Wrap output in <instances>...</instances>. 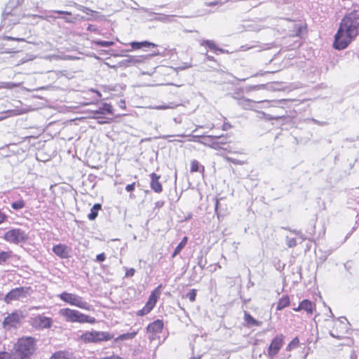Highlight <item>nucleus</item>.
I'll return each instance as SVG.
<instances>
[{"mask_svg": "<svg viewBox=\"0 0 359 359\" xmlns=\"http://www.w3.org/2000/svg\"><path fill=\"white\" fill-rule=\"evenodd\" d=\"M359 34V8L347 13L341 20L339 27L334 36L333 46L343 50Z\"/></svg>", "mask_w": 359, "mask_h": 359, "instance_id": "f257e3e1", "label": "nucleus"}, {"mask_svg": "<svg viewBox=\"0 0 359 359\" xmlns=\"http://www.w3.org/2000/svg\"><path fill=\"white\" fill-rule=\"evenodd\" d=\"M36 350V344L34 338L22 337L14 344L10 355L12 359H30Z\"/></svg>", "mask_w": 359, "mask_h": 359, "instance_id": "f03ea898", "label": "nucleus"}, {"mask_svg": "<svg viewBox=\"0 0 359 359\" xmlns=\"http://www.w3.org/2000/svg\"><path fill=\"white\" fill-rule=\"evenodd\" d=\"M59 314L68 323H90L93 324L96 320L94 317L83 314L80 311L69 308L62 309Z\"/></svg>", "mask_w": 359, "mask_h": 359, "instance_id": "7ed1b4c3", "label": "nucleus"}, {"mask_svg": "<svg viewBox=\"0 0 359 359\" xmlns=\"http://www.w3.org/2000/svg\"><path fill=\"white\" fill-rule=\"evenodd\" d=\"M58 297L62 301L71 306H76L86 311H90L91 309V306L86 302L82 297L76 294L63 292L58 295Z\"/></svg>", "mask_w": 359, "mask_h": 359, "instance_id": "20e7f679", "label": "nucleus"}, {"mask_svg": "<svg viewBox=\"0 0 359 359\" xmlns=\"http://www.w3.org/2000/svg\"><path fill=\"white\" fill-rule=\"evenodd\" d=\"M31 292L30 287H15L5 295L4 300L7 304H10L13 301H23L31 294Z\"/></svg>", "mask_w": 359, "mask_h": 359, "instance_id": "39448f33", "label": "nucleus"}, {"mask_svg": "<svg viewBox=\"0 0 359 359\" xmlns=\"http://www.w3.org/2000/svg\"><path fill=\"white\" fill-rule=\"evenodd\" d=\"M114 335L107 332L91 331L83 334L81 339L86 343H98L111 339Z\"/></svg>", "mask_w": 359, "mask_h": 359, "instance_id": "423d86ee", "label": "nucleus"}, {"mask_svg": "<svg viewBox=\"0 0 359 359\" xmlns=\"http://www.w3.org/2000/svg\"><path fill=\"white\" fill-rule=\"evenodd\" d=\"M4 238L8 243L19 244L25 242L27 238V234L21 229H12L6 231Z\"/></svg>", "mask_w": 359, "mask_h": 359, "instance_id": "0eeeda50", "label": "nucleus"}, {"mask_svg": "<svg viewBox=\"0 0 359 359\" xmlns=\"http://www.w3.org/2000/svg\"><path fill=\"white\" fill-rule=\"evenodd\" d=\"M22 318V315L18 311H14L4 318L2 325L6 330L17 328Z\"/></svg>", "mask_w": 359, "mask_h": 359, "instance_id": "6e6552de", "label": "nucleus"}, {"mask_svg": "<svg viewBox=\"0 0 359 359\" xmlns=\"http://www.w3.org/2000/svg\"><path fill=\"white\" fill-rule=\"evenodd\" d=\"M283 344V336L282 334L277 335L271 341L269 348L268 355L271 358H273L277 355Z\"/></svg>", "mask_w": 359, "mask_h": 359, "instance_id": "1a4fd4ad", "label": "nucleus"}, {"mask_svg": "<svg viewBox=\"0 0 359 359\" xmlns=\"http://www.w3.org/2000/svg\"><path fill=\"white\" fill-rule=\"evenodd\" d=\"M34 323L40 328H50L53 324V320L49 317L38 315L34 318Z\"/></svg>", "mask_w": 359, "mask_h": 359, "instance_id": "9d476101", "label": "nucleus"}, {"mask_svg": "<svg viewBox=\"0 0 359 359\" xmlns=\"http://www.w3.org/2000/svg\"><path fill=\"white\" fill-rule=\"evenodd\" d=\"M53 252L60 258H67L69 257L68 248L63 244H57L53 246Z\"/></svg>", "mask_w": 359, "mask_h": 359, "instance_id": "9b49d317", "label": "nucleus"}, {"mask_svg": "<svg viewBox=\"0 0 359 359\" xmlns=\"http://www.w3.org/2000/svg\"><path fill=\"white\" fill-rule=\"evenodd\" d=\"M163 328V322L162 320H156L151 323L149 324L147 330V332L158 334L162 332Z\"/></svg>", "mask_w": 359, "mask_h": 359, "instance_id": "f8f14e48", "label": "nucleus"}, {"mask_svg": "<svg viewBox=\"0 0 359 359\" xmlns=\"http://www.w3.org/2000/svg\"><path fill=\"white\" fill-rule=\"evenodd\" d=\"M150 187L156 193H161L163 190L162 185L159 182L160 176L153 172L150 175Z\"/></svg>", "mask_w": 359, "mask_h": 359, "instance_id": "ddd939ff", "label": "nucleus"}, {"mask_svg": "<svg viewBox=\"0 0 359 359\" xmlns=\"http://www.w3.org/2000/svg\"><path fill=\"white\" fill-rule=\"evenodd\" d=\"M315 304L313 302L308 299H304L299 304V306L297 308H294V310L295 311L304 310L308 313H312Z\"/></svg>", "mask_w": 359, "mask_h": 359, "instance_id": "4468645a", "label": "nucleus"}, {"mask_svg": "<svg viewBox=\"0 0 359 359\" xmlns=\"http://www.w3.org/2000/svg\"><path fill=\"white\" fill-rule=\"evenodd\" d=\"M17 256L12 251L0 252V265L8 264L11 260Z\"/></svg>", "mask_w": 359, "mask_h": 359, "instance_id": "2eb2a0df", "label": "nucleus"}, {"mask_svg": "<svg viewBox=\"0 0 359 359\" xmlns=\"http://www.w3.org/2000/svg\"><path fill=\"white\" fill-rule=\"evenodd\" d=\"M238 103L244 109L251 110L253 109L256 102L248 98H241L238 100Z\"/></svg>", "mask_w": 359, "mask_h": 359, "instance_id": "dca6fc26", "label": "nucleus"}, {"mask_svg": "<svg viewBox=\"0 0 359 359\" xmlns=\"http://www.w3.org/2000/svg\"><path fill=\"white\" fill-rule=\"evenodd\" d=\"M159 287L156 288L154 291L151 292L149 295V299L147 302V304L154 308L157 302V299L159 297L160 292L158 291Z\"/></svg>", "mask_w": 359, "mask_h": 359, "instance_id": "f3484780", "label": "nucleus"}, {"mask_svg": "<svg viewBox=\"0 0 359 359\" xmlns=\"http://www.w3.org/2000/svg\"><path fill=\"white\" fill-rule=\"evenodd\" d=\"M290 305V298L287 295L283 296L277 304L276 310L281 311Z\"/></svg>", "mask_w": 359, "mask_h": 359, "instance_id": "a211bd4d", "label": "nucleus"}, {"mask_svg": "<svg viewBox=\"0 0 359 359\" xmlns=\"http://www.w3.org/2000/svg\"><path fill=\"white\" fill-rule=\"evenodd\" d=\"M244 319L245 321L251 326H260L262 325V322L255 320L249 313L245 311L244 313Z\"/></svg>", "mask_w": 359, "mask_h": 359, "instance_id": "6ab92c4d", "label": "nucleus"}, {"mask_svg": "<svg viewBox=\"0 0 359 359\" xmlns=\"http://www.w3.org/2000/svg\"><path fill=\"white\" fill-rule=\"evenodd\" d=\"M50 359H73L72 354L66 351H57L53 353Z\"/></svg>", "mask_w": 359, "mask_h": 359, "instance_id": "aec40b11", "label": "nucleus"}, {"mask_svg": "<svg viewBox=\"0 0 359 359\" xmlns=\"http://www.w3.org/2000/svg\"><path fill=\"white\" fill-rule=\"evenodd\" d=\"M113 114L112 106L108 103H104L102 107L99 110L95 111V114Z\"/></svg>", "mask_w": 359, "mask_h": 359, "instance_id": "412c9836", "label": "nucleus"}, {"mask_svg": "<svg viewBox=\"0 0 359 359\" xmlns=\"http://www.w3.org/2000/svg\"><path fill=\"white\" fill-rule=\"evenodd\" d=\"M101 205L100 203H95L90 209V212L88 215V218L90 220H94L98 214V211L101 209Z\"/></svg>", "mask_w": 359, "mask_h": 359, "instance_id": "4be33fe9", "label": "nucleus"}, {"mask_svg": "<svg viewBox=\"0 0 359 359\" xmlns=\"http://www.w3.org/2000/svg\"><path fill=\"white\" fill-rule=\"evenodd\" d=\"M205 170L204 166L200 165L197 160H193L191 163V172H203Z\"/></svg>", "mask_w": 359, "mask_h": 359, "instance_id": "5701e85b", "label": "nucleus"}, {"mask_svg": "<svg viewBox=\"0 0 359 359\" xmlns=\"http://www.w3.org/2000/svg\"><path fill=\"white\" fill-rule=\"evenodd\" d=\"M128 61L131 65H135L137 64L143 63L144 62L145 57L143 56H131L128 55Z\"/></svg>", "mask_w": 359, "mask_h": 359, "instance_id": "b1692460", "label": "nucleus"}, {"mask_svg": "<svg viewBox=\"0 0 359 359\" xmlns=\"http://www.w3.org/2000/svg\"><path fill=\"white\" fill-rule=\"evenodd\" d=\"M187 237H184L182 238V240L181 241V242L177 245V246L175 248L174 252H173V254L172 255V257H175L176 255H177L184 248V246L186 245L187 244Z\"/></svg>", "mask_w": 359, "mask_h": 359, "instance_id": "393cba45", "label": "nucleus"}, {"mask_svg": "<svg viewBox=\"0 0 359 359\" xmlns=\"http://www.w3.org/2000/svg\"><path fill=\"white\" fill-rule=\"evenodd\" d=\"M175 15H161L155 18L156 20L160 21L164 23H168L174 22V18Z\"/></svg>", "mask_w": 359, "mask_h": 359, "instance_id": "a878e982", "label": "nucleus"}, {"mask_svg": "<svg viewBox=\"0 0 359 359\" xmlns=\"http://www.w3.org/2000/svg\"><path fill=\"white\" fill-rule=\"evenodd\" d=\"M205 44L207 46H208V48H210V49L212 50H217V51H219L221 53H223L224 50L222 49V48H217L215 43L214 41H210V40H205V41H203L202 43H201V45H204Z\"/></svg>", "mask_w": 359, "mask_h": 359, "instance_id": "bb28decb", "label": "nucleus"}, {"mask_svg": "<svg viewBox=\"0 0 359 359\" xmlns=\"http://www.w3.org/2000/svg\"><path fill=\"white\" fill-rule=\"evenodd\" d=\"M25 206V202L22 199L13 202L11 203V208L15 210H21V209L24 208Z\"/></svg>", "mask_w": 359, "mask_h": 359, "instance_id": "cd10ccee", "label": "nucleus"}, {"mask_svg": "<svg viewBox=\"0 0 359 359\" xmlns=\"http://www.w3.org/2000/svg\"><path fill=\"white\" fill-rule=\"evenodd\" d=\"M152 309H153L152 307H151L150 306H149L148 304H146L145 306L142 309L139 310L137 312V315L138 316H145V315L148 314Z\"/></svg>", "mask_w": 359, "mask_h": 359, "instance_id": "c85d7f7f", "label": "nucleus"}, {"mask_svg": "<svg viewBox=\"0 0 359 359\" xmlns=\"http://www.w3.org/2000/svg\"><path fill=\"white\" fill-rule=\"evenodd\" d=\"M135 334H136L135 332L123 334L119 335L115 339V341H118L119 340L123 341V340H127V339H131L135 336Z\"/></svg>", "mask_w": 359, "mask_h": 359, "instance_id": "c756f323", "label": "nucleus"}, {"mask_svg": "<svg viewBox=\"0 0 359 359\" xmlns=\"http://www.w3.org/2000/svg\"><path fill=\"white\" fill-rule=\"evenodd\" d=\"M93 43L97 46H102V47H110L114 44V41H94Z\"/></svg>", "mask_w": 359, "mask_h": 359, "instance_id": "7c9ffc66", "label": "nucleus"}, {"mask_svg": "<svg viewBox=\"0 0 359 359\" xmlns=\"http://www.w3.org/2000/svg\"><path fill=\"white\" fill-rule=\"evenodd\" d=\"M299 339L298 337H295L290 342V344L287 345V348H286V350L287 351H290L292 350V348H295L298 346L299 345Z\"/></svg>", "mask_w": 359, "mask_h": 359, "instance_id": "2f4dec72", "label": "nucleus"}, {"mask_svg": "<svg viewBox=\"0 0 359 359\" xmlns=\"http://www.w3.org/2000/svg\"><path fill=\"white\" fill-rule=\"evenodd\" d=\"M263 116L267 120H279L281 118H283L285 117V115H277V116H272L271 114H267L263 111L260 112Z\"/></svg>", "mask_w": 359, "mask_h": 359, "instance_id": "473e14b6", "label": "nucleus"}, {"mask_svg": "<svg viewBox=\"0 0 359 359\" xmlns=\"http://www.w3.org/2000/svg\"><path fill=\"white\" fill-rule=\"evenodd\" d=\"M286 245L288 248H294L297 245V241L294 238L286 237Z\"/></svg>", "mask_w": 359, "mask_h": 359, "instance_id": "72a5a7b5", "label": "nucleus"}, {"mask_svg": "<svg viewBox=\"0 0 359 359\" xmlns=\"http://www.w3.org/2000/svg\"><path fill=\"white\" fill-rule=\"evenodd\" d=\"M196 290L195 289L191 290L187 294V297L189 298L190 302H194L196 300Z\"/></svg>", "mask_w": 359, "mask_h": 359, "instance_id": "f704fd0d", "label": "nucleus"}, {"mask_svg": "<svg viewBox=\"0 0 359 359\" xmlns=\"http://www.w3.org/2000/svg\"><path fill=\"white\" fill-rule=\"evenodd\" d=\"M15 15V11H7V8L3 13V17L5 20H8L9 21H13L15 23L14 20L9 19V16Z\"/></svg>", "mask_w": 359, "mask_h": 359, "instance_id": "c9c22d12", "label": "nucleus"}, {"mask_svg": "<svg viewBox=\"0 0 359 359\" xmlns=\"http://www.w3.org/2000/svg\"><path fill=\"white\" fill-rule=\"evenodd\" d=\"M206 263H207L206 260L205 259L203 260V257L202 255L198 257V265L200 266V268L202 270L205 269Z\"/></svg>", "mask_w": 359, "mask_h": 359, "instance_id": "e433bc0d", "label": "nucleus"}, {"mask_svg": "<svg viewBox=\"0 0 359 359\" xmlns=\"http://www.w3.org/2000/svg\"><path fill=\"white\" fill-rule=\"evenodd\" d=\"M226 161L235 165H243V162L231 157H226Z\"/></svg>", "mask_w": 359, "mask_h": 359, "instance_id": "4c0bfd02", "label": "nucleus"}, {"mask_svg": "<svg viewBox=\"0 0 359 359\" xmlns=\"http://www.w3.org/2000/svg\"><path fill=\"white\" fill-rule=\"evenodd\" d=\"M0 359H12L9 353L6 351L0 352Z\"/></svg>", "mask_w": 359, "mask_h": 359, "instance_id": "58836bf2", "label": "nucleus"}, {"mask_svg": "<svg viewBox=\"0 0 359 359\" xmlns=\"http://www.w3.org/2000/svg\"><path fill=\"white\" fill-rule=\"evenodd\" d=\"M140 43H142L141 44V47L142 48H149L151 46H152V47L156 46V45L154 43H150V42L147 41H142V42H140Z\"/></svg>", "mask_w": 359, "mask_h": 359, "instance_id": "ea45409f", "label": "nucleus"}, {"mask_svg": "<svg viewBox=\"0 0 359 359\" xmlns=\"http://www.w3.org/2000/svg\"><path fill=\"white\" fill-rule=\"evenodd\" d=\"M140 42L137 41H133L130 43V46L133 48V49L137 50L142 48Z\"/></svg>", "mask_w": 359, "mask_h": 359, "instance_id": "a19ab883", "label": "nucleus"}, {"mask_svg": "<svg viewBox=\"0 0 359 359\" xmlns=\"http://www.w3.org/2000/svg\"><path fill=\"white\" fill-rule=\"evenodd\" d=\"M105 259H106V256L104 252L97 255L96 257V261L98 262H104L105 260Z\"/></svg>", "mask_w": 359, "mask_h": 359, "instance_id": "79ce46f5", "label": "nucleus"}, {"mask_svg": "<svg viewBox=\"0 0 359 359\" xmlns=\"http://www.w3.org/2000/svg\"><path fill=\"white\" fill-rule=\"evenodd\" d=\"M119 65L121 66H124V67H130V66H132L130 63V61H128V58L126 57V59H123L120 62H119Z\"/></svg>", "mask_w": 359, "mask_h": 359, "instance_id": "37998d69", "label": "nucleus"}, {"mask_svg": "<svg viewBox=\"0 0 359 359\" xmlns=\"http://www.w3.org/2000/svg\"><path fill=\"white\" fill-rule=\"evenodd\" d=\"M135 269L133 268H130L129 269H127L126 270V274H125V276L126 277H132L134 276L135 274Z\"/></svg>", "mask_w": 359, "mask_h": 359, "instance_id": "c03bdc74", "label": "nucleus"}, {"mask_svg": "<svg viewBox=\"0 0 359 359\" xmlns=\"http://www.w3.org/2000/svg\"><path fill=\"white\" fill-rule=\"evenodd\" d=\"M8 218V216L0 210V224L4 222Z\"/></svg>", "mask_w": 359, "mask_h": 359, "instance_id": "a18cd8bd", "label": "nucleus"}, {"mask_svg": "<svg viewBox=\"0 0 359 359\" xmlns=\"http://www.w3.org/2000/svg\"><path fill=\"white\" fill-rule=\"evenodd\" d=\"M134 189H135V183H132V184H128L126 187V190L128 192H131V191H134Z\"/></svg>", "mask_w": 359, "mask_h": 359, "instance_id": "49530a36", "label": "nucleus"}, {"mask_svg": "<svg viewBox=\"0 0 359 359\" xmlns=\"http://www.w3.org/2000/svg\"><path fill=\"white\" fill-rule=\"evenodd\" d=\"M311 121H312L313 123H314L315 124H317L318 126H323L327 125V122H325V121H318V120H316L315 118H312Z\"/></svg>", "mask_w": 359, "mask_h": 359, "instance_id": "de8ad7c7", "label": "nucleus"}, {"mask_svg": "<svg viewBox=\"0 0 359 359\" xmlns=\"http://www.w3.org/2000/svg\"><path fill=\"white\" fill-rule=\"evenodd\" d=\"M15 86H18V85L13 83H4L3 85V87L7 88H12Z\"/></svg>", "mask_w": 359, "mask_h": 359, "instance_id": "09e8293b", "label": "nucleus"}, {"mask_svg": "<svg viewBox=\"0 0 359 359\" xmlns=\"http://www.w3.org/2000/svg\"><path fill=\"white\" fill-rule=\"evenodd\" d=\"M54 13L62 14V15H72V13L69 11H54Z\"/></svg>", "mask_w": 359, "mask_h": 359, "instance_id": "8fccbe9b", "label": "nucleus"}, {"mask_svg": "<svg viewBox=\"0 0 359 359\" xmlns=\"http://www.w3.org/2000/svg\"><path fill=\"white\" fill-rule=\"evenodd\" d=\"M6 39L8 41H24L23 39L21 38H15L12 36H6Z\"/></svg>", "mask_w": 359, "mask_h": 359, "instance_id": "3c124183", "label": "nucleus"}, {"mask_svg": "<svg viewBox=\"0 0 359 359\" xmlns=\"http://www.w3.org/2000/svg\"><path fill=\"white\" fill-rule=\"evenodd\" d=\"M231 128V124H230V123H224L222 125V129L223 130H229V128Z\"/></svg>", "mask_w": 359, "mask_h": 359, "instance_id": "603ef678", "label": "nucleus"}, {"mask_svg": "<svg viewBox=\"0 0 359 359\" xmlns=\"http://www.w3.org/2000/svg\"><path fill=\"white\" fill-rule=\"evenodd\" d=\"M104 118L102 116V118H100V119H97V123L99 124H104V123H109V121L108 120H104Z\"/></svg>", "mask_w": 359, "mask_h": 359, "instance_id": "864d4df0", "label": "nucleus"}, {"mask_svg": "<svg viewBox=\"0 0 359 359\" xmlns=\"http://www.w3.org/2000/svg\"><path fill=\"white\" fill-rule=\"evenodd\" d=\"M290 231H291L292 233L296 234V235H299L300 236V237L302 238V239H305V238L303 237V236L302 235L301 232L299 231H297V230H291L290 229Z\"/></svg>", "mask_w": 359, "mask_h": 359, "instance_id": "5fc2aeb1", "label": "nucleus"}, {"mask_svg": "<svg viewBox=\"0 0 359 359\" xmlns=\"http://www.w3.org/2000/svg\"><path fill=\"white\" fill-rule=\"evenodd\" d=\"M217 4H218V1H212V2H210V3L207 4V5L209 6H215Z\"/></svg>", "mask_w": 359, "mask_h": 359, "instance_id": "6e6d98bb", "label": "nucleus"}, {"mask_svg": "<svg viewBox=\"0 0 359 359\" xmlns=\"http://www.w3.org/2000/svg\"><path fill=\"white\" fill-rule=\"evenodd\" d=\"M208 137L211 139V140H216V139L220 138L221 136L208 135Z\"/></svg>", "mask_w": 359, "mask_h": 359, "instance_id": "4d7b16f0", "label": "nucleus"}, {"mask_svg": "<svg viewBox=\"0 0 359 359\" xmlns=\"http://www.w3.org/2000/svg\"><path fill=\"white\" fill-rule=\"evenodd\" d=\"M93 114H94V116H93L94 118L95 119H100V118H102V116L101 115L102 114H95V111H93Z\"/></svg>", "mask_w": 359, "mask_h": 359, "instance_id": "13d9d810", "label": "nucleus"}, {"mask_svg": "<svg viewBox=\"0 0 359 359\" xmlns=\"http://www.w3.org/2000/svg\"><path fill=\"white\" fill-rule=\"evenodd\" d=\"M156 108L158 109H168V107L165 105H161V106L156 107Z\"/></svg>", "mask_w": 359, "mask_h": 359, "instance_id": "bf43d9fd", "label": "nucleus"}, {"mask_svg": "<svg viewBox=\"0 0 359 359\" xmlns=\"http://www.w3.org/2000/svg\"><path fill=\"white\" fill-rule=\"evenodd\" d=\"M206 57H207L208 60H210V61H213V60H215V59H214V57H213V56L209 55H208V54H206Z\"/></svg>", "mask_w": 359, "mask_h": 359, "instance_id": "052dcab7", "label": "nucleus"}, {"mask_svg": "<svg viewBox=\"0 0 359 359\" xmlns=\"http://www.w3.org/2000/svg\"><path fill=\"white\" fill-rule=\"evenodd\" d=\"M218 206H219V201L217 199L216 202H215V210L216 212H217Z\"/></svg>", "mask_w": 359, "mask_h": 359, "instance_id": "680f3d73", "label": "nucleus"}, {"mask_svg": "<svg viewBox=\"0 0 359 359\" xmlns=\"http://www.w3.org/2000/svg\"><path fill=\"white\" fill-rule=\"evenodd\" d=\"M266 73H267V72H258L256 74L253 75L252 76H262V75H264Z\"/></svg>", "mask_w": 359, "mask_h": 359, "instance_id": "e2e57ef3", "label": "nucleus"}, {"mask_svg": "<svg viewBox=\"0 0 359 359\" xmlns=\"http://www.w3.org/2000/svg\"><path fill=\"white\" fill-rule=\"evenodd\" d=\"M92 91L94 92V93H96L99 97H102V94L99 91L95 90H92Z\"/></svg>", "mask_w": 359, "mask_h": 359, "instance_id": "0e129e2a", "label": "nucleus"}, {"mask_svg": "<svg viewBox=\"0 0 359 359\" xmlns=\"http://www.w3.org/2000/svg\"><path fill=\"white\" fill-rule=\"evenodd\" d=\"M264 87V85H259V86H255L253 87V89H260L261 88Z\"/></svg>", "mask_w": 359, "mask_h": 359, "instance_id": "69168bd1", "label": "nucleus"}, {"mask_svg": "<svg viewBox=\"0 0 359 359\" xmlns=\"http://www.w3.org/2000/svg\"><path fill=\"white\" fill-rule=\"evenodd\" d=\"M64 19H65V22H73V20L71 19H69L68 18H65Z\"/></svg>", "mask_w": 359, "mask_h": 359, "instance_id": "338daca9", "label": "nucleus"}, {"mask_svg": "<svg viewBox=\"0 0 359 359\" xmlns=\"http://www.w3.org/2000/svg\"><path fill=\"white\" fill-rule=\"evenodd\" d=\"M201 358L200 357H193V358H191L190 359H200Z\"/></svg>", "mask_w": 359, "mask_h": 359, "instance_id": "774afa93", "label": "nucleus"}]
</instances>
